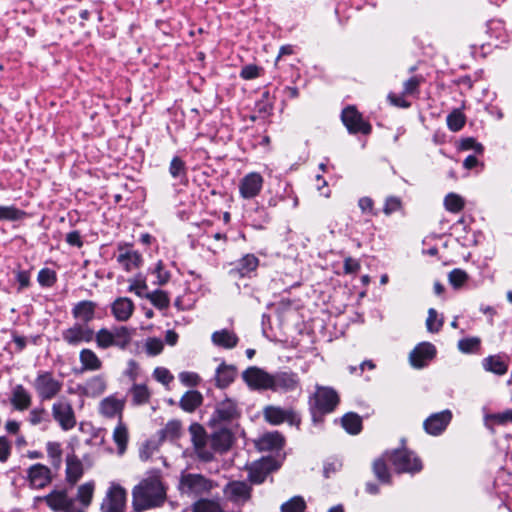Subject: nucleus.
I'll return each mask as SVG.
<instances>
[{"label": "nucleus", "instance_id": "1", "mask_svg": "<svg viewBox=\"0 0 512 512\" xmlns=\"http://www.w3.org/2000/svg\"><path fill=\"white\" fill-rule=\"evenodd\" d=\"M166 499V489L157 475L143 479L132 490V505L136 512L159 507Z\"/></svg>", "mask_w": 512, "mask_h": 512}, {"label": "nucleus", "instance_id": "2", "mask_svg": "<svg viewBox=\"0 0 512 512\" xmlns=\"http://www.w3.org/2000/svg\"><path fill=\"white\" fill-rule=\"evenodd\" d=\"M94 339L99 349H108L117 347L125 349L131 341V333L127 327L119 326L113 328H101L96 333Z\"/></svg>", "mask_w": 512, "mask_h": 512}, {"label": "nucleus", "instance_id": "3", "mask_svg": "<svg viewBox=\"0 0 512 512\" xmlns=\"http://www.w3.org/2000/svg\"><path fill=\"white\" fill-rule=\"evenodd\" d=\"M178 487L182 495L196 498L210 493L214 483L201 474L182 473Z\"/></svg>", "mask_w": 512, "mask_h": 512}, {"label": "nucleus", "instance_id": "4", "mask_svg": "<svg viewBox=\"0 0 512 512\" xmlns=\"http://www.w3.org/2000/svg\"><path fill=\"white\" fill-rule=\"evenodd\" d=\"M32 385L38 398L41 401H48L60 393L63 382L50 371H40L37 373Z\"/></svg>", "mask_w": 512, "mask_h": 512}, {"label": "nucleus", "instance_id": "5", "mask_svg": "<svg viewBox=\"0 0 512 512\" xmlns=\"http://www.w3.org/2000/svg\"><path fill=\"white\" fill-rule=\"evenodd\" d=\"M384 457L391 462L398 473H417L422 470L421 460L405 448L387 452Z\"/></svg>", "mask_w": 512, "mask_h": 512}, {"label": "nucleus", "instance_id": "6", "mask_svg": "<svg viewBox=\"0 0 512 512\" xmlns=\"http://www.w3.org/2000/svg\"><path fill=\"white\" fill-rule=\"evenodd\" d=\"M241 410L236 400L226 397L217 402L214 412L209 420V425L216 427L218 425L230 423L239 418Z\"/></svg>", "mask_w": 512, "mask_h": 512}, {"label": "nucleus", "instance_id": "7", "mask_svg": "<svg viewBox=\"0 0 512 512\" xmlns=\"http://www.w3.org/2000/svg\"><path fill=\"white\" fill-rule=\"evenodd\" d=\"M127 492L117 482H110L105 497L101 503V512H124Z\"/></svg>", "mask_w": 512, "mask_h": 512}, {"label": "nucleus", "instance_id": "8", "mask_svg": "<svg viewBox=\"0 0 512 512\" xmlns=\"http://www.w3.org/2000/svg\"><path fill=\"white\" fill-rule=\"evenodd\" d=\"M54 420L59 424L62 430L69 431L76 425V416L71 402L61 397L52 404L51 408Z\"/></svg>", "mask_w": 512, "mask_h": 512}, {"label": "nucleus", "instance_id": "9", "mask_svg": "<svg viewBox=\"0 0 512 512\" xmlns=\"http://www.w3.org/2000/svg\"><path fill=\"white\" fill-rule=\"evenodd\" d=\"M191 441L197 457L205 462L213 459L212 449L208 446L209 440L205 429L198 423H193L189 427Z\"/></svg>", "mask_w": 512, "mask_h": 512}, {"label": "nucleus", "instance_id": "10", "mask_svg": "<svg viewBox=\"0 0 512 512\" xmlns=\"http://www.w3.org/2000/svg\"><path fill=\"white\" fill-rule=\"evenodd\" d=\"M263 415L267 422L272 425H280L284 422L291 426L300 425L299 415L292 409H284L279 406L269 405L263 409Z\"/></svg>", "mask_w": 512, "mask_h": 512}, {"label": "nucleus", "instance_id": "11", "mask_svg": "<svg viewBox=\"0 0 512 512\" xmlns=\"http://www.w3.org/2000/svg\"><path fill=\"white\" fill-rule=\"evenodd\" d=\"M63 340L70 346L89 343L94 339V330L86 323H74L62 331Z\"/></svg>", "mask_w": 512, "mask_h": 512}, {"label": "nucleus", "instance_id": "12", "mask_svg": "<svg viewBox=\"0 0 512 512\" xmlns=\"http://www.w3.org/2000/svg\"><path fill=\"white\" fill-rule=\"evenodd\" d=\"M243 381L252 390H270L272 374L265 370L251 366L242 373Z\"/></svg>", "mask_w": 512, "mask_h": 512}, {"label": "nucleus", "instance_id": "13", "mask_svg": "<svg viewBox=\"0 0 512 512\" xmlns=\"http://www.w3.org/2000/svg\"><path fill=\"white\" fill-rule=\"evenodd\" d=\"M341 119L349 133L369 134L371 132V125L365 122L361 114L352 106L342 111Z\"/></svg>", "mask_w": 512, "mask_h": 512}, {"label": "nucleus", "instance_id": "14", "mask_svg": "<svg viewBox=\"0 0 512 512\" xmlns=\"http://www.w3.org/2000/svg\"><path fill=\"white\" fill-rule=\"evenodd\" d=\"M40 501H45L47 506L54 512H65L74 504V499L70 498L65 490H53L46 496L35 497L34 505L36 506Z\"/></svg>", "mask_w": 512, "mask_h": 512}, {"label": "nucleus", "instance_id": "15", "mask_svg": "<svg viewBox=\"0 0 512 512\" xmlns=\"http://www.w3.org/2000/svg\"><path fill=\"white\" fill-rule=\"evenodd\" d=\"M264 179L257 172L246 174L239 182V194L245 200L257 197L263 188Z\"/></svg>", "mask_w": 512, "mask_h": 512}, {"label": "nucleus", "instance_id": "16", "mask_svg": "<svg viewBox=\"0 0 512 512\" xmlns=\"http://www.w3.org/2000/svg\"><path fill=\"white\" fill-rule=\"evenodd\" d=\"M436 356V347L430 342L419 343L409 354V362L413 368L421 369Z\"/></svg>", "mask_w": 512, "mask_h": 512}, {"label": "nucleus", "instance_id": "17", "mask_svg": "<svg viewBox=\"0 0 512 512\" xmlns=\"http://www.w3.org/2000/svg\"><path fill=\"white\" fill-rule=\"evenodd\" d=\"M338 402L339 397L334 389L329 387H317L314 395V405L319 412H332Z\"/></svg>", "mask_w": 512, "mask_h": 512}, {"label": "nucleus", "instance_id": "18", "mask_svg": "<svg viewBox=\"0 0 512 512\" xmlns=\"http://www.w3.org/2000/svg\"><path fill=\"white\" fill-rule=\"evenodd\" d=\"M452 419L450 410H443L441 412L430 415L424 421V429L430 435H440L448 426Z\"/></svg>", "mask_w": 512, "mask_h": 512}, {"label": "nucleus", "instance_id": "19", "mask_svg": "<svg viewBox=\"0 0 512 512\" xmlns=\"http://www.w3.org/2000/svg\"><path fill=\"white\" fill-rule=\"evenodd\" d=\"M224 494L230 501L243 504L250 499L251 488L243 481H233L226 485Z\"/></svg>", "mask_w": 512, "mask_h": 512}, {"label": "nucleus", "instance_id": "20", "mask_svg": "<svg viewBox=\"0 0 512 512\" xmlns=\"http://www.w3.org/2000/svg\"><path fill=\"white\" fill-rule=\"evenodd\" d=\"M299 385V378L293 372H278L272 374L270 390L272 391H292Z\"/></svg>", "mask_w": 512, "mask_h": 512}, {"label": "nucleus", "instance_id": "21", "mask_svg": "<svg viewBox=\"0 0 512 512\" xmlns=\"http://www.w3.org/2000/svg\"><path fill=\"white\" fill-rule=\"evenodd\" d=\"M125 406V400L117 398L114 395L104 398L99 405L100 413L107 418L118 417L122 420V413Z\"/></svg>", "mask_w": 512, "mask_h": 512}, {"label": "nucleus", "instance_id": "22", "mask_svg": "<svg viewBox=\"0 0 512 512\" xmlns=\"http://www.w3.org/2000/svg\"><path fill=\"white\" fill-rule=\"evenodd\" d=\"M9 400L15 410L22 412L30 408L32 395L23 385L17 384L11 389Z\"/></svg>", "mask_w": 512, "mask_h": 512}, {"label": "nucleus", "instance_id": "23", "mask_svg": "<svg viewBox=\"0 0 512 512\" xmlns=\"http://www.w3.org/2000/svg\"><path fill=\"white\" fill-rule=\"evenodd\" d=\"M28 479L33 488H43L51 482V471L43 464H34L28 470Z\"/></svg>", "mask_w": 512, "mask_h": 512}, {"label": "nucleus", "instance_id": "24", "mask_svg": "<svg viewBox=\"0 0 512 512\" xmlns=\"http://www.w3.org/2000/svg\"><path fill=\"white\" fill-rule=\"evenodd\" d=\"M134 303L127 297L117 298L111 305V312L117 321H127L133 314Z\"/></svg>", "mask_w": 512, "mask_h": 512}, {"label": "nucleus", "instance_id": "25", "mask_svg": "<svg viewBox=\"0 0 512 512\" xmlns=\"http://www.w3.org/2000/svg\"><path fill=\"white\" fill-rule=\"evenodd\" d=\"M237 375V369L234 365L222 362L215 371V385L220 389L227 388L234 382Z\"/></svg>", "mask_w": 512, "mask_h": 512}, {"label": "nucleus", "instance_id": "26", "mask_svg": "<svg viewBox=\"0 0 512 512\" xmlns=\"http://www.w3.org/2000/svg\"><path fill=\"white\" fill-rule=\"evenodd\" d=\"M77 389L81 395L98 397L106 390V381L103 376L97 375L79 385Z\"/></svg>", "mask_w": 512, "mask_h": 512}, {"label": "nucleus", "instance_id": "27", "mask_svg": "<svg viewBox=\"0 0 512 512\" xmlns=\"http://www.w3.org/2000/svg\"><path fill=\"white\" fill-rule=\"evenodd\" d=\"M119 254L117 255V262L126 270L132 271L140 266L142 257L134 250L127 247L119 246Z\"/></svg>", "mask_w": 512, "mask_h": 512}, {"label": "nucleus", "instance_id": "28", "mask_svg": "<svg viewBox=\"0 0 512 512\" xmlns=\"http://www.w3.org/2000/svg\"><path fill=\"white\" fill-rule=\"evenodd\" d=\"M258 266L259 259L253 254H246L237 261L235 268L230 273L239 277H250Z\"/></svg>", "mask_w": 512, "mask_h": 512}, {"label": "nucleus", "instance_id": "29", "mask_svg": "<svg viewBox=\"0 0 512 512\" xmlns=\"http://www.w3.org/2000/svg\"><path fill=\"white\" fill-rule=\"evenodd\" d=\"M84 473V468L81 460L74 454H69L66 457V480L70 484H75L80 480Z\"/></svg>", "mask_w": 512, "mask_h": 512}, {"label": "nucleus", "instance_id": "30", "mask_svg": "<svg viewBox=\"0 0 512 512\" xmlns=\"http://www.w3.org/2000/svg\"><path fill=\"white\" fill-rule=\"evenodd\" d=\"M233 443V434L229 429L221 428L211 435L212 449L219 452L227 451Z\"/></svg>", "mask_w": 512, "mask_h": 512}, {"label": "nucleus", "instance_id": "31", "mask_svg": "<svg viewBox=\"0 0 512 512\" xmlns=\"http://www.w3.org/2000/svg\"><path fill=\"white\" fill-rule=\"evenodd\" d=\"M284 444L283 436L277 432L263 434L256 442L259 450L270 451L280 449Z\"/></svg>", "mask_w": 512, "mask_h": 512}, {"label": "nucleus", "instance_id": "32", "mask_svg": "<svg viewBox=\"0 0 512 512\" xmlns=\"http://www.w3.org/2000/svg\"><path fill=\"white\" fill-rule=\"evenodd\" d=\"M112 439L117 446L118 455H123L127 449L129 431L127 425L122 420H118L112 433Z\"/></svg>", "mask_w": 512, "mask_h": 512}, {"label": "nucleus", "instance_id": "33", "mask_svg": "<svg viewBox=\"0 0 512 512\" xmlns=\"http://www.w3.org/2000/svg\"><path fill=\"white\" fill-rule=\"evenodd\" d=\"M482 367L486 372L502 376L508 371L507 362L500 355H490L482 360Z\"/></svg>", "mask_w": 512, "mask_h": 512}, {"label": "nucleus", "instance_id": "34", "mask_svg": "<svg viewBox=\"0 0 512 512\" xmlns=\"http://www.w3.org/2000/svg\"><path fill=\"white\" fill-rule=\"evenodd\" d=\"M95 307L92 301H81L74 306L72 314L80 321L79 323L89 324L94 319Z\"/></svg>", "mask_w": 512, "mask_h": 512}, {"label": "nucleus", "instance_id": "35", "mask_svg": "<svg viewBox=\"0 0 512 512\" xmlns=\"http://www.w3.org/2000/svg\"><path fill=\"white\" fill-rule=\"evenodd\" d=\"M82 371H98L102 368V361L91 349H82L79 353Z\"/></svg>", "mask_w": 512, "mask_h": 512}, {"label": "nucleus", "instance_id": "36", "mask_svg": "<svg viewBox=\"0 0 512 512\" xmlns=\"http://www.w3.org/2000/svg\"><path fill=\"white\" fill-rule=\"evenodd\" d=\"M211 340L214 345L225 349H232L238 343L237 335L228 329L215 331L211 336Z\"/></svg>", "mask_w": 512, "mask_h": 512}, {"label": "nucleus", "instance_id": "37", "mask_svg": "<svg viewBox=\"0 0 512 512\" xmlns=\"http://www.w3.org/2000/svg\"><path fill=\"white\" fill-rule=\"evenodd\" d=\"M203 397L196 390L187 391L180 399V407L186 412H193L202 403Z\"/></svg>", "mask_w": 512, "mask_h": 512}, {"label": "nucleus", "instance_id": "38", "mask_svg": "<svg viewBox=\"0 0 512 512\" xmlns=\"http://www.w3.org/2000/svg\"><path fill=\"white\" fill-rule=\"evenodd\" d=\"M95 483L88 481L78 487L76 499L84 508H87L93 499Z\"/></svg>", "mask_w": 512, "mask_h": 512}, {"label": "nucleus", "instance_id": "39", "mask_svg": "<svg viewBox=\"0 0 512 512\" xmlns=\"http://www.w3.org/2000/svg\"><path fill=\"white\" fill-rule=\"evenodd\" d=\"M128 291L134 293L140 298H145L147 295L148 285L146 282V278L142 274H138L130 279H128Z\"/></svg>", "mask_w": 512, "mask_h": 512}, {"label": "nucleus", "instance_id": "40", "mask_svg": "<svg viewBox=\"0 0 512 512\" xmlns=\"http://www.w3.org/2000/svg\"><path fill=\"white\" fill-rule=\"evenodd\" d=\"M46 451L51 465L59 469L62 464V448L59 442L49 441L46 444Z\"/></svg>", "mask_w": 512, "mask_h": 512}, {"label": "nucleus", "instance_id": "41", "mask_svg": "<svg viewBox=\"0 0 512 512\" xmlns=\"http://www.w3.org/2000/svg\"><path fill=\"white\" fill-rule=\"evenodd\" d=\"M130 393L132 395V403L134 405H143L147 403L151 395L147 386L143 384L133 385L130 389Z\"/></svg>", "mask_w": 512, "mask_h": 512}, {"label": "nucleus", "instance_id": "42", "mask_svg": "<svg viewBox=\"0 0 512 512\" xmlns=\"http://www.w3.org/2000/svg\"><path fill=\"white\" fill-rule=\"evenodd\" d=\"M343 428L350 434H357L361 430V418L355 413H347L342 418Z\"/></svg>", "mask_w": 512, "mask_h": 512}, {"label": "nucleus", "instance_id": "43", "mask_svg": "<svg viewBox=\"0 0 512 512\" xmlns=\"http://www.w3.org/2000/svg\"><path fill=\"white\" fill-rule=\"evenodd\" d=\"M464 205V199L456 193H449L444 198L445 209L451 213L460 212L464 208Z\"/></svg>", "mask_w": 512, "mask_h": 512}, {"label": "nucleus", "instance_id": "44", "mask_svg": "<svg viewBox=\"0 0 512 512\" xmlns=\"http://www.w3.org/2000/svg\"><path fill=\"white\" fill-rule=\"evenodd\" d=\"M182 431L181 422L178 420H170L167 422L165 427L161 430V438L174 440L179 438Z\"/></svg>", "mask_w": 512, "mask_h": 512}, {"label": "nucleus", "instance_id": "45", "mask_svg": "<svg viewBox=\"0 0 512 512\" xmlns=\"http://www.w3.org/2000/svg\"><path fill=\"white\" fill-rule=\"evenodd\" d=\"M145 298L148 299L158 309H165L169 306L170 303L167 293L162 290L148 292L147 295H145Z\"/></svg>", "mask_w": 512, "mask_h": 512}, {"label": "nucleus", "instance_id": "46", "mask_svg": "<svg viewBox=\"0 0 512 512\" xmlns=\"http://www.w3.org/2000/svg\"><path fill=\"white\" fill-rule=\"evenodd\" d=\"M486 425L489 423L495 425H505L512 422V409H507L501 413L488 414L484 418Z\"/></svg>", "mask_w": 512, "mask_h": 512}, {"label": "nucleus", "instance_id": "47", "mask_svg": "<svg viewBox=\"0 0 512 512\" xmlns=\"http://www.w3.org/2000/svg\"><path fill=\"white\" fill-rule=\"evenodd\" d=\"M26 213L15 206H0V221H17L22 219Z\"/></svg>", "mask_w": 512, "mask_h": 512}, {"label": "nucleus", "instance_id": "48", "mask_svg": "<svg viewBox=\"0 0 512 512\" xmlns=\"http://www.w3.org/2000/svg\"><path fill=\"white\" fill-rule=\"evenodd\" d=\"M193 512H223V510L214 500L200 499L194 503Z\"/></svg>", "mask_w": 512, "mask_h": 512}, {"label": "nucleus", "instance_id": "49", "mask_svg": "<svg viewBox=\"0 0 512 512\" xmlns=\"http://www.w3.org/2000/svg\"><path fill=\"white\" fill-rule=\"evenodd\" d=\"M164 349V343L160 338L149 337L144 342V350L149 356H157Z\"/></svg>", "mask_w": 512, "mask_h": 512}, {"label": "nucleus", "instance_id": "50", "mask_svg": "<svg viewBox=\"0 0 512 512\" xmlns=\"http://www.w3.org/2000/svg\"><path fill=\"white\" fill-rule=\"evenodd\" d=\"M465 124V116L459 110H454L447 116V126L453 131L457 132L463 128Z\"/></svg>", "mask_w": 512, "mask_h": 512}, {"label": "nucleus", "instance_id": "51", "mask_svg": "<svg viewBox=\"0 0 512 512\" xmlns=\"http://www.w3.org/2000/svg\"><path fill=\"white\" fill-rule=\"evenodd\" d=\"M480 338L478 337H469V338H464V339H461L458 341V349L462 352V353H474L476 351H478L479 347H480Z\"/></svg>", "mask_w": 512, "mask_h": 512}, {"label": "nucleus", "instance_id": "52", "mask_svg": "<svg viewBox=\"0 0 512 512\" xmlns=\"http://www.w3.org/2000/svg\"><path fill=\"white\" fill-rule=\"evenodd\" d=\"M169 173L175 179L182 180L186 177V167L183 160L179 157H174L169 166Z\"/></svg>", "mask_w": 512, "mask_h": 512}, {"label": "nucleus", "instance_id": "53", "mask_svg": "<svg viewBox=\"0 0 512 512\" xmlns=\"http://www.w3.org/2000/svg\"><path fill=\"white\" fill-rule=\"evenodd\" d=\"M468 280V274L462 269H453L448 274V281L455 289L461 288Z\"/></svg>", "mask_w": 512, "mask_h": 512}, {"label": "nucleus", "instance_id": "54", "mask_svg": "<svg viewBox=\"0 0 512 512\" xmlns=\"http://www.w3.org/2000/svg\"><path fill=\"white\" fill-rule=\"evenodd\" d=\"M443 325V320L438 317V313L435 309L430 308L428 310V317L426 319L427 330L431 333L438 332Z\"/></svg>", "mask_w": 512, "mask_h": 512}, {"label": "nucleus", "instance_id": "55", "mask_svg": "<svg viewBox=\"0 0 512 512\" xmlns=\"http://www.w3.org/2000/svg\"><path fill=\"white\" fill-rule=\"evenodd\" d=\"M267 476L266 463L256 464L251 467L249 478L253 483H262Z\"/></svg>", "mask_w": 512, "mask_h": 512}, {"label": "nucleus", "instance_id": "56", "mask_svg": "<svg viewBox=\"0 0 512 512\" xmlns=\"http://www.w3.org/2000/svg\"><path fill=\"white\" fill-rule=\"evenodd\" d=\"M304 509L305 502L303 498L299 496L291 498L281 506L282 512H303Z\"/></svg>", "mask_w": 512, "mask_h": 512}, {"label": "nucleus", "instance_id": "57", "mask_svg": "<svg viewBox=\"0 0 512 512\" xmlns=\"http://www.w3.org/2000/svg\"><path fill=\"white\" fill-rule=\"evenodd\" d=\"M373 470L376 477L383 483H388L390 474L388 472L386 462L383 458L375 460L373 464Z\"/></svg>", "mask_w": 512, "mask_h": 512}, {"label": "nucleus", "instance_id": "58", "mask_svg": "<svg viewBox=\"0 0 512 512\" xmlns=\"http://www.w3.org/2000/svg\"><path fill=\"white\" fill-rule=\"evenodd\" d=\"M28 421L32 426L48 422V414L44 408H34L29 412Z\"/></svg>", "mask_w": 512, "mask_h": 512}, {"label": "nucleus", "instance_id": "59", "mask_svg": "<svg viewBox=\"0 0 512 512\" xmlns=\"http://www.w3.org/2000/svg\"><path fill=\"white\" fill-rule=\"evenodd\" d=\"M37 280L41 286L51 287L56 282V273L50 269H41Z\"/></svg>", "mask_w": 512, "mask_h": 512}, {"label": "nucleus", "instance_id": "60", "mask_svg": "<svg viewBox=\"0 0 512 512\" xmlns=\"http://www.w3.org/2000/svg\"><path fill=\"white\" fill-rule=\"evenodd\" d=\"M178 378L184 386L195 387L198 386L201 378L195 372L183 371L179 373Z\"/></svg>", "mask_w": 512, "mask_h": 512}, {"label": "nucleus", "instance_id": "61", "mask_svg": "<svg viewBox=\"0 0 512 512\" xmlns=\"http://www.w3.org/2000/svg\"><path fill=\"white\" fill-rule=\"evenodd\" d=\"M153 376L158 382L166 386L169 385L174 379V376L171 374V372L164 367L155 368L153 371Z\"/></svg>", "mask_w": 512, "mask_h": 512}, {"label": "nucleus", "instance_id": "62", "mask_svg": "<svg viewBox=\"0 0 512 512\" xmlns=\"http://www.w3.org/2000/svg\"><path fill=\"white\" fill-rule=\"evenodd\" d=\"M153 274L157 278L155 283L160 286L165 285L170 279V273L164 269L162 261L157 262Z\"/></svg>", "mask_w": 512, "mask_h": 512}, {"label": "nucleus", "instance_id": "63", "mask_svg": "<svg viewBox=\"0 0 512 512\" xmlns=\"http://www.w3.org/2000/svg\"><path fill=\"white\" fill-rule=\"evenodd\" d=\"M460 148L462 150H474L476 153H479V154H481L484 150L483 145L481 143L477 142L472 137L462 139L460 142Z\"/></svg>", "mask_w": 512, "mask_h": 512}, {"label": "nucleus", "instance_id": "64", "mask_svg": "<svg viewBox=\"0 0 512 512\" xmlns=\"http://www.w3.org/2000/svg\"><path fill=\"white\" fill-rule=\"evenodd\" d=\"M401 209V200L398 197L390 196L386 199L383 211L386 215H390Z\"/></svg>", "mask_w": 512, "mask_h": 512}]
</instances>
